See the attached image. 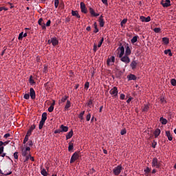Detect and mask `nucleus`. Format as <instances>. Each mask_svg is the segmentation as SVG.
I'll list each match as a JSON object with an SVG mask.
<instances>
[{"instance_id": "f257e3e1", "label": "nucleus", "mask_w": 176, "mask_h": 176, "mask_svg": "<svg viewBox=\"0 0 176 176\" xmlns=\"http://www.w3.org/2000/svg\"><path fill=\"white\" fill-rule=\"evenodd\" d=\"M116 53H117V56L119 58L122 56H124V47H123V45H120V47L116 50Z\"/></svg>"}, {"instance_id": "f03ea898", "label": "nucleus", "mask_w": 176, "mask_h": 176, "mask_svg": "<svg viewBox=\"0 0 176 176\" xmlns=\"http://www.w3.org/2000/svg\"><path fill=\"white\" fill-rule=\"evenodd\" d=\"M123 170H124V168L122 167V165H118L113 169V173L114 175H119Z\"/></svg>"}, {"instance_id": "7ed1b4c3", "label": "nucleus", "mask_w": 176, "mask_h": 176, "mask_svg": "<svg viewBox=\"0 0 176 176\" xmlns=\"http://www.w3.org/2000/svg\"><path fill=\"white\" fill-rule=\"evenodd\" d=\"M120 61L124 63V64H130V58L129 57V55H124L122 57H120Z\"/></svg>"}, {"instance_id": "20e7f679", "label": "nucleus", "mask_w": 176, "mask_h": 176, "mask_svg": "<svg viewBox=\"0 0 176 176\" xmlns=\"http://www.w3.org/2000/svg\"><path fill=\"white\" fill-rule=\"evenodd\" d=\"M79 159V153L78 152H75L70 159V163H74L76 160H78Z\"/></svg>"}, {"instance_id": "39448f33", "label": "nucleus", "mask_w": 176, "mask_h": 176, "mask_svg": "<svg viewBox=\"0 0 176 176\" xmlns=\"http://www.w3.org/2000/svg\"><path fill=\"white\" fill-rule=\"evenodd\" d=\"M109 93L111 96H113V97H118V87H113V89H111L109 91Z\"/></svg>"}, {"instance_id": "423d86ee", "label": "nucleus", "mask_w": 176, "mask_h": 176, "mask_svg": "<svg viewBox=\"0 0 176 176\" xmlns=\"http://www.w3.org/2000/svg\"><path fill=\"white\" fill-rule=\"evenodd\" d=\"M80 9H81L82 13H85V14L86 13H87V8H86V5L85 4V3L83 2L80 3Z\"/></svg>"}, {"instance_id": "0eeeda50", "label": "nucleus", "mask_w": 176, "mask_h": 176, "mask_svg": "<svg viewBox=\"0 0 176 176\" xmlns=\"http://www.w3.org/2000/svg\"><path fill=\"white\" fill-rule=\"evenodd\" d=\"M29 96H30V98H32V100H35L36 98V94H35V90L34 89V88H30V94Z\"/></svg>"}, {"instance_id": "6e6552de", "label": "nucleus", "mask_w": 176, "mask_h": 176, "mask_svg": "<svg viewBox=\"0 0 176 176\" xmlns=\"http://www.w3.org/2000/svg\"><path fill=\"white\" fill-rule=\"evenodd\" d=\"M138 63H137V60H132L130 67L133 71L135 70V68H137V65Z\"/></svg>"}, {"instance_id": "1a4fd4ad", "label": "nucleus", "mask_w": 176, "mask_h": 176, "mask_svg": "<svg viewBox=\"0 0 176 176\" xmlns=\"http://www.w3.org/2000/svg\"><path fill=\"white\" fill-rule=\"evenodd\" d=\"M89 13L94 17H98V16H100V14L96 13V12H94V10L91 8H89Z\"/></svg>"}, {"instance_id": "9d476101", "label": "nucleus", "mask_w": 176, "mask_h": 176, "mask_svg": "<svg viewBox=\"0 0 176 176\" xmlns=\"http://www.w3.org/2000/svg\"><path fill=\"white\" fill-rule=\"evenodd\" d=\"M141 21H143V23H149V21L151 20V16H140Z\"/></svg>"}, {"instance_id": "9b49d317", "label": "nucleus", "mask_w": 176, "mask_h": 176, "mask_svg": "<svg viewBox=\"0 0 176 176\" xmlns=\"http://www.w3.org/2000/svg\"><path fill=\"white\" fill-rule=\"evenodd\" d=\"M128 80H137V76L134 74H129L126 76Z\"/></svg>"}, {"instance_id": "f8f14e48", "label": "nucleus", "mask_w": 176, "mask_h": 176, "mask_svg": "<svg viewBox=\"0 0 176 176\" xmlns=\"http://www.w3.org/2000/svg\"><path fill=\"white\" fill-rule=\"evenodd\" d=\"M99 24L100 27H104V25L105 24V21H104V16L102 15L99 18Z\"/></svg>"}, {"instance_id": "ddd939ff", "label": "nucleus", "mask_w": 176, "mask_h": 176, "mask_svg": "<svg viewBox=\"0 0 176 176\" xmlns=\"http://www.w3.org/2000/svg\"><path fill=\"white\" fill-rule=\"evenodd\" d=\"M52 46H57L58 45V40L56 37H52Z\"/></svg>"}, {"instance_id": "4468645a", "label": "nucleus", "mask_w": 176, "mask_h": 176, "mask_svg": "<svg viewBox=\"0 0 176 176\" xmlns=\"http://www.w3.org/2000/svg\"><path fill=\"white\" fill-rule=\"evenodd\" d=\"M61 133H67L68 131V126H65L63 124L60 126Z\"/></svg>"}, {"instance_id": "2eb2a0df", "label": "nucleus", "mask_w": 176, "mask_h": 176, "mask_svg": "<svg viewBox=\"0 0 176 176\" xmlns=\"http://www.w3.org/2000/svg\"><path fill=\"white\" fill-rule=\"evenodd\" d=\"M126 56H130L131 54V50L130 49V47L127 45L125 48V54Z\"/></svg>"}, {"instance_id": "dca6fc26", "label": "nucleus", "mask_w": 176, "mask_h": 176, "mask_svg": "<svg viewBox=\"0 0 176 176\" xmlns=\"http://www.w3.org/2000/svg\"><path fill=\"white\" fill-rule=\"evenodd\" d=\"M72 15L77 17V19H80V15H79V12L77 10H72Z\"/></svg>"}, {"instance_id": "f3484780", "label": "nucleus", "mask_w": 176, "mask_h": 176, "mask_svg": "<svg viewBox=\"0 0 176 176\" xmlns=\"http://www.w3.org/2000/svg\"><path fill=\"white\" fill-rule=\"evenodd\" d=\"M47 119V113L44 112L42 113V117H41V121L42 122H46Z\"/></svg>"}, {"instance_id": "a211bd4d", "label": "nucleus", "mask_w": 176, "mask_h": 176, "mask_svg": "<svg viewBox=\"0 0 176 176\" xmlns=\"http://www.w3.org/2000/svg\"><path fill=\"white\" fill-rule=\"evenodd\" d=\"M74 135V131L71 130L67 135H66V140H69L70 138H72V136Z\"/></svg>"}, {"instance_id": "6ab92c4d", "label": "nucleus", "mask_w": 176, "mask_h": 176, "mask_svg": "<svg viewBox=\"0 0 176 176\" xmlns=\"http://www.w3.org/2000/svg\"><path fill=\"white\" fill-rule=\"evenodd\" d=\"M71 108V101L67 100L66 104L65 106V111H68Z\"/></svg>"}, {"instance_id": "aec40b11", "label": "nucleus", "mask_w": 176, "mask_h": 176, "mask_svg": "<svg viewBox=\"0 0 176 176\" xmlns=\"http://www.w3.org/2000/svg\"><path fill=\"white\" fill-rule=\"evenodd\" d=\"M166 135L167 136V138L169 140V141H172V140H173V135L170 134V131H166Z\"/></svg>"}, {"instance_id": "412c9836", "label": "nucleus", "mask_w": 176, "mask_h": 176, "mask_svg": "<svg viewBox=\"0 0 176 176\" xmlns=\"http://www.w3.org/2000/svg\"><path fill=\"white\" fill-rule=\"evenodd\" d=\"M162 32V28L158 27L157 24H155V34H160Z\"/></svg>"}, {"instance_id": "4be33fe9", "label": "nucleus", "mask_w": 176, "mask_h": 176, "mask_svg": "<svg viewBox=\"0 0 176 176\" xmlns=\"http://www.w3.org/2000/svg\"><path fill=\"white\" fill-rule=\"evenodd\" d=\"M162 42H163L164 44H165V45L169 44V43H170L169 38H167V37H164V38H162Z\"/></svg>"}, {"instance_id": "5701e85b", "label": "nucleus", "mask_w": 176, "mask_h": 176, "mask_svg": "<svg viewBox=\"0 0 176 176\" xmlns=\"http://www.w3.org/2000/svg\"><path fill=\"white\" fill-rule=\"evenodd\" d=\"M3 142L0 141V155H2V153H3Z\"/></svg>"}, {"instance_id": "b1692460", "label": "nucleus", "mask_w": 176, "mask_h": 176, "mask_svg": "<svg viewBox=\"0 0 176 176\" xmlns=\"http://www.w3.org/2000/svg\"><path fill=\"white\" fill-rule=\"evenodd\" d=\"M160 121L162 124H166L168 122V120H166V119H165L164 117H161Z\"/></svg>"}, {"instance_id": "393cba45", "label": "nucleus", "mask_w": 176, "mask_h": 176, "mask_svg": "<svg viewBox=\"0 0 176 176\" xmlns=\"http://www.w3.org/2000/svg\"><path fill=\"white\" fill-rule=\"evenodd\" d=\"M137 41H138V36H135L132 38V39L131 40V43L134 44L135 43V42H137Z\"/></svg>"}, {"instance_id": "a878e982", "label": "nucleus", "mask_w": 176, "mask_h": 176, "mask_svg": "<svg viewBox=\"0 0 176 176\" xmlns=\"http://www.w3.org/2000/svg\"><path fill=\"white\" fill-rule=\"evenodd\" d=\"M72 149H74V143L70 142H69V146H68L69 152H71V151H72Z\"/></svg>"}, {"instance_id": "bb28decb", "label": "nucleus", "mask_w": 176, "mask_h": 176, "mask_svg": "<svg viewBox=\"0 0 176 176\" xmlns=\"http://www.w3.org/2000/svg\"><path fill=\"white\" fill-rule=\"evenodd\" d=\"M161 133V131L159 128H157V129H155V138H157V136L160 135Z\"/></svg>"}, {"instance_id": "cd10ccee", "label": "nucleus", "mask_w": 176, "mask_h": 176, "mask_svg": "<svg viewBox=\"0 0 176 176\" xmlns=\"http://www.w3.org/2000/svg\"><path fill=\"white\" fill-rule=\"evenodd\" d=\"M164 54H168V56H173V53L171 52V50H170V49L165 50Z\"/></svg>"}, {"instance_id": "c85d7f7f", "label": "nucleus", "mask_w": 176, "mask_h": 176, "mask_svg": "<svg viewBox=\"0 0 176 176\" xmlns=\"http://www.w3.org/2000/svg\"><path fill=\"white\" fill-rule=\"evenodd\" d=\"M45 121H40L39 122V125H38V129L39 130H42V129L43 128V125L45 124Z\"/></svg>"}, {"instance_id": "c756f323", "label": "nucleus", "mask_w": 176, "mask_h": 176, "mask_svg": "<svg viewBox=\"0 0 176 176\" xmlns=\"http://www.w3.org/2000/svg\"><path fill=\"white\" fill-rule=\"evenodd\" d=\"M161 4L162 5V6L164 7H169L168 3H167L166 0H162V1H161Z\"/></svg>"}, {"instance_id": "7c9ffc66", "label": "nucleus", "mask_w": 176, "mask_h": 176, "mask_svg": "<svg viewBox=\"0 0 176 176\" xmlns=\"http://www.w3.org/2000/svg\"><path fill=\"white\" fill-rule=\"evenodd\" d=\"M69 98V96H65L62 98L61 100H60V103L61 102H65L67 100H68V98Z\"/></svg>"}, {"instance_id": "2f4dec72", "label": "nucleus", "mask_w": 176, "mask_h": 176, "mask_svg": "<svg viewBox=\"0 0 176 176\" xmlns=\"http://www.w3.org/2000/svg\"><path fill=\"white\" fill-rule=\"evenodd\" d=\"M29 82H30V85H35V81L34 80L32 76H30Z\"/></svg>"}, {"instance_id": "473e14b6", "label": "nucleus", "mask_w": 176, "mask_h": 176, "mask_svg": "<svg viewBox=\"0 0 176 176\" xmlns=\"http://www.w3.org/2000/svg\"><path fill=\"white\" fill-rule=\"evenodd\" d=\"M24 32H21L19 35V37H18V39L19 41H23V38H24Z\"/></svg>"}, {"instance_id": "72a5a7b5", "label": "nucleus", "mask_w": 176, "mask_h": 176, "mask_svg": "<svg viewBox=\"0 0 176 176\" xmlns=\"http://www.w3.org/2000/svg\"><path fill=\"white\" fill-rule=\"evenodd\" d=\"M41 175L47 176V172L46 171V169H41Z\"/></svg>"}, {"instance_id": "f704fd0d", "label": "nucleus", "mask_w": 176, "mask_h": 176, "mask_svg": "<svg viewBox=\"0 0 176 176\" xmlns=\"http://www.w3.org/2000/svg\"><path fill=\"white\" fill-rule=\"evenodd\" d=\"M115 63V56H111V59L107 60V64L109 65L110 63Z\"/></svg>"}, {"instance_id": "c9c22d12", "label": "nucleus", "mask_w": 176, "mask_h": 176, "mask_svg": "<svg viewBox=\"0 0 176 176\" xmlns=\"http://www.w3.org/2000/svg\"><path fill=\"white\" fill-rule=\"evenodd\" d=\"M94 28H95L94 32L95 34H97V32H98V31H99V30H98V28H97V22H95L94 24Z\"/></svg>"}, {"instance_id": "e433bc0d", "label": "nucleus", "mask_w": 176, "mask_h": 176, "mask_svg": "<svg viewBox=\"0 0 176 176\" xmlns=\"http://www.w3.org/2000/svg\"><path fill=\"white\" fill-rule=\"evenodd\" d=\"M148 109H149V106L148 104L144 105L142 108L143 112L148 111Z\"/></svg>"}, {"instance_id": "4c0bfd02", "label": "nucleus", "mask_w": 176, "mask_h": 176, "mask_svg": "<svg viewBox=\"0 0 176 176\" xmlns=\"http://www.w3.org/2000/svg\"><path fill=\"white\" fill-rule=\"evenodd\" d=\"M0 174H1L2 175L8 176L12 174V171L8 172V173H3V172H2V170L0 169Z\"/></svg>"}, {"instance_id": "58836bf2", "label": "nucleus", "mask_w": 176, "mask_h": 176, "mask_svg": "<svg viewBox=\"0 0 176 176\" xmlns=\"http://www.w3.org/2000/svg\"><path fill=\"white\" fill-rule=\"evenodd\" d=\"M83 115H85V111H82L78 116V118H79V119H80V120H83Z\"/></svg>"}, {"instance_id": "ea45409f", "label": "nucleus", "mask_w": 176, "mask_h": 176, "mask_svg": "<svg viewBox=\"0 0 176 176\" xmlns=\"http://www.w3.org/2000/svg\"><path fill=\"white\" fill-rule=\"evenodd\" d=\"M170 83H171L172 85L176 86V80H175V78H172L170 80Z\"/></svg>"}, {"instance_id": "a19ab883", "label": "nucleus", "mask_w": 176, "mask_h": 176, "mask_svg": "<svg viewBox=\"0 0 176 176\" xmlns=\"http://www.w3.org/2000/svg\"><path fill=\"white\" fill-rule=\"evenodd\" d=\"M27 155H28V151H27L26 150H23L22 156L25 157V156H28Z\"/></svg>"}, {"instance_id": "79ce46f5", "label": "nucleus", "mask_w": 176, "mask_h": 176, "mask_svg": "<svg viewBox=\"0 0 176 176\" xmlns=\"http://www.w3.org/2000/svg\"><path fill=\"white\" fill-rule=\"evenodd\" d=\"M29 138H30V136L25 135V138L23 140V144H27V142L29 140Z\"/></svg>"}, {"instance_id": "37998d69", "label": "nucleus", "mask_w": 176, "mask_h": 176, "mask_svg": "<svg viewBox=\"0 0 176 176\" xmlns=\"http://www.w3.org/2000/svg\"><path fill=\"white\" fill-rule=\"evenodd\" d=\"M126 23H127V19H123L121 23H120V25L121 27H123L124 24H126Z\"/></svg>"}, {"instance_id": "c03bdc74", "label": "nucleus", "mask_w": 176, "mask_h": 176, "mask_svg": "<svg viewBox=\"0 0 176 176\" xmlns=\"http://www.w3.org/2000/svg\"><path fill=\"white\" fill-rule=\"evenodd\" d=\"M91 118V114L88 113V115L86 116L87 122H89Z\"/></svg>"}, {"instance_id": "a18cd8bd", "label": "nucleus", "mask_w": 176, "mask_h": 176, "mask_svg": "<svg viewBox=\"0 0 176 176\" xmlns=\"http://www.w3.org/2000/svg\"><path fill=\"white\" fill-rule=\"evenodd\" d=\"M103 42H104V38L102 37L98 45V47H100V46H102Z\"/></svg>"}, {"instance_id": "49530a36", "label": "nucleus", "mask_w": 176, "mask_h": 176, "mask_svg": "<svg viewBox=\"0 0 176 176\" xmlns=\"http://www.w3.org/2000/svg\"><path fill=\"white\" fill-rule=\"evenodd\" d=\"M53 111H54V107L50 106L48 108V112H53Z\"/></svg>"}, {"instance_id": "de8ad7c7", "label": "nucleus", "mask_w": 176, "mask_h": 176, "mask_svg": "<svg viewBox=\"0 0 176 176\" xmlns=\"http://www.w3.org/2000/svg\"><path fill=\"white\" fill-rule=\"evenodd\" d=\"M23 98L25 100H30V94H25Z\"/></svg>"}, {"instance_id": "09e8293b", "label": "nucleus", "mask_w": 176, "mask_h": 176, "mask_svg": "<svg viewBox=\"0 0 176 176\" xmlns=\"http://www.w3.org/2000/svg\"><path fill=\"white\" fill-rule=\"evenodd\" d=\"M58 3H59L58 0H54V6L56 8H58Z\"/></svg>"}, {"instance_id": "8fccbe9b", "label": "nucleus", "mask_w": 176, "mask_h": 176, "mask_svg": "<svg viewBox=\"0 0 176 176\" xmlns=\"http://www.w3.org/2000/svg\"><path fill=\"white\" fill-rule=\"evenodd\" d=\"M126 133H127L126 129H122L121 131H120L121 135H124V134H126Z\"/></svg>"}, {"instance_id": "3c124183", "label": "nucleus", "mask_w": 176, "mask_h": 176, "mask_svg": "<svg viewBox=\"0 0 176 176\" xmlns=\"http://www.w3.org/2000/svg\"><path fill=\"white\" fill-rule=\"evenodd\" d=\"M60 133H61V129L60 128L54 131L55 134H60Z\"/></svg>"}, {"instance_id": "603ef678", "label": "nucleus", "mask_w": 176, "mask_h": 176, "mask_svg": "<svg viewBox=\"0 0 176 176\" xmlns=\"http://www.w3.org/2000/svg\"><path fill=\"white\" fill-rule=\"evenodd\" d=\"M14 159H16L17 160V159H19V153L18 152H15L14 153Z\"/></svg>"}, {"instance_id": "864d4df0", "label": "nucleus", "mask_w": 176, "mask_h": 176, "mask_svg": "<svg viewBox=\"0 0 176 176\" xmlns=\"http://www.w3.org/2000/svg\"><path fill=\"white\" fill-rule=\"evenodd\" d=\"M27 145H28V146H32V145H34V143H32V140H29L27 143Z\"/></svg>"}, {"instance_id": "5fc2aeb1", "label": "nucleus", "mask_w": 176, "mask_h": 176, "mask_svg": "<svg viewBox=\"0 0 176 176\" xmlns=\"http://www.w3.org/2000/svg\"><path fill=\"white\" fill-rule=\"evenodd\" d=\"M155 166L156 168H160V164L158 163L157 160L155 158Z\"/></svg>"}, {"instance_id": "6e6d98bb", "label": "nucleus", "mask_w": 176, "mask_h": 176, "mask_svg": "<svg viewBox=\"0 0 176 176\" xmlns=\"http://www.w3.org/2000/svg\"><path fill=\"white\" fill-rule=\"evenodd\" d=\"M43 19H42V18L39 19L38 21V25H41L43 23Z\"/></svg>"}, {"instance_id": "4d7b16f0", "label": "nucleus", "mask_w": 176, "mask_h": 176, "mask_svg": "<svg viewBox=\"0 0 176 176\" xmlns=\"http://www.w3.org/2000/svg\"><path fill=\"white\" fill-rule=\"evenodd\" d=\"M40 25L42 27V30H46V24L45 23H41Z\"/></svg>"}, {"instance_id": "13d9d810", "label": "nucleus", "mask_w": 176, "mask_h": 176, "mask_svg": "<svg viewBox=\"0 0 176 176\" xmlns=\"http://www.w3.org/2000/svg\"><path fill=\"white\" fill-rule=\"evenodd\" d=\"M36 127V126L35 124H33L31 126V127L30 128L29 130H30L31 131H32L33 130H35V128Z\"/></svg>"}, {"instance_id": "bf43d9fd", "label": "nucleus", "mask_w": 176, "mask_h": 176, "mask_svg": "<svg viewBox=\"0 0 176 176\" xmlns=\"http://www.w3.org/2000/svg\"><path fill=\"white\" fill-rule=\"evenodd\" d=\"M31 134H32V131L29 129L25 135H28V137H30Z\"/></svg>"}, {"instance_id": "052dcab7", "label": "nucleus", "mask_w": 176, "mask_h": 176, "mask_svg": "<svg viewBox=\"0 0 176 176\" xmlns=\"http://www.w3.org/2000/svg\"><path fill=\"white\" fill-rule=\"evenodd\" d=\"M51 23H52V21L50 20H48L45 24V27H50Z\"/></svg>"}, {"instance_id": "680f3d73", "label": "nucleus", "mask_w": 176, "mask_h": 176, "mask_svg": "<svg viewBox=\"0 0 176 176\" xmlns=\"http://www.w3.org/2000/svg\"><path fill=\"white\" fill-rule=\"evenodd\" d=\"M87 105H88V107H89V108H91V107H90V105H93V100H89Z\"/></svg>"}, {"instance_id": "e2e57ef3", "label": "nucleus", "mask_w": 176, "mask_h": 176, "mask_svg": "<svg viewBox=\"0 0 176 176\" xmlns=\"http://www.w3.org/2000/svg\"><path fill=\"white\" fill-rule=\"evenodd\" d=\"M97 49H98L97 44L94 43V53H96V52H97Z\"/></svg>"}, {"instance_id": "0e129e2a", "label": "nucleus", "mask_w": 176, "mask_h": 176, "mask_svg": "<svg viewBox=\"0 0 176 176\" xmlns=\"http://www.w3.org/2000/svg\"><path fill=\"white\" fill-rule=\"evenodd\" d=\"M125 97H126V96L123 94H121L120 96V98L121 100H124Z\"/></svg>"}, {"instance_id": "69168bd1", "label": "nucleus", "mask_w": 176, "mask_h": 176, "mask_svg": "<svg viewBox=\"0 0 176 176\" xmlns=\"http://www.w3.org/2000/svg\"><path fill=\"white\" fill-rule=\"evenodd\" d=\"M2 10L7 11L8 9L5 7H0V12H2Z\"/></svg>"}, {"instance_id": "338daca9", "label": "nucleus", "mask_w": 176, "mask_h": 176, "mask_svg": "<svg viewBox=\"0 0 176 176\" xmlns=\"http://www.w3.org/2000/svg\"><path fill=\"white\" fill-rule=\"evenodd\" d=\"M89 82H87L85 84V89H87H87H89Z\"/></svg>"}, {"instance_id": "774afa93", "label": "nucleus", "mask_w": 176, "mask_h": 176, "mask_svg": "<svg viewBox=\"0 0 176 176\" xmlns=\"http://www.w3.org/2000/svg\"><path fill=\"white\" fill-rule=\"evenodd\" d=\"M8 137H10V133H6L4 135V138H8Z\"/></svg>"}]
</instances>
